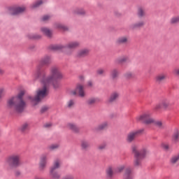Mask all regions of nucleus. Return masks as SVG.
Instances as JSON below:
<instances>
[{"instance_id": "nucleus-1", "label": "nucleus", "mask_w": 179, "mask_h": 179, "mask_svg": "<svg viewBox=\"0 0 179 179\" xmlns=\"http://www.w3.org/2000/svg\"><path fill=\"white\" fill-rule=\"evenodd\" d=\"M35 75L36 78H40L42 87L36 90L35 96H28L29 100L32 102L34 106L48 96V86L52 85L54 89H59L61 86L59 80L64 79V74L57 67H52L50 69L49 76H47V73L44 71H37Z\"/></svg>"}, {"instance_id": "nucleus-2", "label": "nucleus", "mask_w": 179, "mask_h": 179, "mask_svg": "<svg viewBox=\"0 0 179 179\" xmlns=\"http://www.w3.org/2000/svg\"><path fill=\"white\" fill-rule=\"evenodd\" d=\"M23 96H24V90L20 91L17 96L8 99L7 101V108L13 110V113L15 114L23 113L27 106L26 101L23 99Z\"/></svg>"}, {"instance_id": "nucleus-3", "label": "nucleus", "mask_w": 179, "mask_h": 179, "mask_svg": "<svg viewBox=\"0 0 179 179\" xmlns=\"http://www.w3.org/2000/svg\"><path fill=\"white\" fill-rule=\"evenodd\" d=\"M131 152L134 156V164L136 167H139L142 166V160L146 157L148 155V148H143L139 150V147L136 145L131 146Z\"/></svg>"}, {"instance_id": "nucleus-4", "label": "nucleus", "mask_w": 179, "mask_h": 179, "mask_svg": "<svg viewBox=\"0 0 179 179\" xmlns=\"http://www.w3.org/2000/svg\"><path fill=\"white\" fill-rule=\"evenodd\" d=\"M6 164H8L9 169H17L22 164L20 162V155H13L8 156L6 159Z\"/></svg>"}, {"instance_id": "nucleus-5", "label": "nucleus", "mask_w": 179, "mask_h": 179, "mask_svg": "<svg viewBox=\"0 0 179 179\" xmlns=\"http://www.w3.org/2000/svg\"><path fill=\"white\" fill-rule=\"evenodd\" d=\"M137 122H143L144 124H153L155 120L152 118V113L150 112H145L136 117Z\"/></svg>"}, {"instance_id": "nucleus-6", "label": "nucleus", "mask_w": 179, "mask_h": 179, "mask_svg": "<svg viewBox=\"0 0 179 179\" xmlns=\"http://www.w3.org/2000/svg\"><path fill=\"white\" fill-rule=\"evenodd\" d=\"M69 94L71 96H76L78 94L80 96V97H85L86 95L85 94V90H83V85L78 84L75 90H70L68 91Z\"/></svg>"}, {"instance_id": "nucleus-7", "label": "nucleus", "mask_w": 179, "mask_h": 179, "mask_svg": "<svg viewBox=\"0 0 179 179\" xmlns=\"http://www.w3.org/2000/svg\"><path fill=\"white\" fill-rule=\"evenodd\" d=\"M144 131H145V129H141L138 130H136V131L129 132L127 134V142H128V143H131V142H134L135 141V138L136 137L139 136V135H141V134H143V132Z\"/></svg>"}, {"instance_id": "nucleus-8", "label": "nucleus", "mask_w": 179, "mask_h": 179, "mask_svg": "<svg viewBox=\"0 0 179 179\" xmlns=\"http://www.w3.org/2000/svg\"><path fill=\"white\" fill-rule=\"evenodd\" d=\"M24 10H26V8L24 7L13 6L8 8V13L13 15H20V13H23Z\"/></svg>"}, {"instance_id": "nucleus-9", "label": "nucleus", "mask_w": 179, "mask_h": 179, "mask_svg": "<svg viewBox=\"0 0 179 179\" xmlns=\"http://www.w3.org/2000/svg\"><path fill=\"white\" fill-rule=\"evenodd\" d=\"M170 107V101L169 99H164L160 103L157 104L155 106V110H160V108H169Z\"/></svg>"}, {"instance_id": "nucleus-10", "label": "nucleus", "mask_w": 179, "mask_h": 179, "mask_svg": "<svg viewBox=\"0 0 179 179\" xmlns=\"http://www.w3.org/2000/svg\"><path fill=\"white\" fill-rule=\"evenodd\" d=\"M116 43L119 44V45L128 44V43H129V36H120L116 40Z\"/></svg>"}, {"instance_id": "nucleus-11", "label": "nucleus", "mask_w": 179, "mask_h": 179, "mask_svg": "<svg viewBox=\"0 0 179 179\" xmlns=\"http://www.w3.org/2000/svg\"><path fill=\"white\" fill-rule=\"evenodd\" d=\"M47 166V155H42L40 157L39 169L43 170Z\"/></svg>"}, {"instance_id": "nucleus-12", "label": "nucleus", "mask_w": 179, "mask_h": 179, "mask_svg": "<svg viewBox=\"0 0 179 179\" xmlns=\"http://www.w3.org/2000/svg\"><path fill=\"white\" fill-rule=\"evenodd\" d=\"M90 52V50L87 48L81 49L78 51L77 57L78 58H85V57H87Z\"/></svg>"}, {"instance_id": "nucleus-13", "label": "nucleus", "mask_w": 179, "mask_h": 179, "mask_svg": "<svg viewBox=\"0 0 179 179\" xmlns=\"http://www.w3.org/2000/svg\"><path fill=\"white\" fill-rule=\"evenodd\" d=\"M166 79H167V74L160 73L155 77V82L156 83H158L159 85H160V83H163V82H164V80H166Z\"/></svg>"}, {"instance_id": "nucleus-14", "label": "nucleus", "mask_w": 179, "mask_h": 179, "mask_svg": "<svg viewBox=\"0 0 179 179\" xmlns=\"http://www.w3.org/2000/svg\"><path fill=\"white\" fill-rule=\"evenodd\" d=\"M123 179H134V173H132V169H131V168H127L125 169Z\"/></svg>"}, {"instance_id": "nucleus-15", "label": "nucleus", "mask_w": 179, "mask_h": 179, "mask_svg": "<svg viewBox=\"0 0 179 179\" xmlns=\"http://www.w3.org/2000/svg\"><path fill=\"white\" fill-rule=\"evenodd\" d=\"M66 128H68V129H70L71 131H72V132H74L75 134H78L79 133V127H78V126H76V124H75L74 123H68L66 124Z\"/></svg>"}, {"instance_id": "nucleus-16", "label": "nucleus", "mask_w": 179, "mask_h": 179, "mask_svg": "<svg viewBox=\"0 0 179 179\" xmlns=\"http://www.w3.org/2000/svg\"><path fill=\"white\" fill-rule=\"evenodd\" d=\"M136 15L138 17L142 19V17H145L146 16V10L143 7H138Z\"/></svg>"}, {"instance_id": "nucleus-17", "label": "nucleus", "mask_w": 179, "mask_h": 179, "mask_svg": "<svg viewBox=\"0 0 179 179\" xmlns=\"http://www.w3.org/2000/svg\"><path fill=\"white\" fill-rule=\"evenodd\" d=\"M80 43L79 41H71L69 42L66 45V48H69L70 50H75V48H78L80 47Z\"/></svg>"}, {"instance_id": "nucleus-18", "label": "nucleus", "mask_w": 179, "mask_h": 179, "mask_svg": "<svg viewBox=\"0 0 179 179\" xmlns=\"http://www.w3.org/2000/svg\"><path fill=\"white\" fill-rule=\"evenodd\" d=\"M118 97H120V94L118 92H113L108 99V103H114L115 101H117Z\"/></svg>"}, {"instance_id": "nucleus-19", "label": "nucleus", "mask_w": 179, "mask_h": 179, "mask_svg": "<svg viewBox=\"0 0 179 179\" xmlns=\"http://www.w3.org/2000/svg\"><path fill=\"white\" fill-rule=\"evenodd\" d=\"M51 64V56H45L41 59V65H50Z\"/></svg>"}, {"instance_id": "nucleus-20", "label": "nucleus", "mask_w": 179, "mask_h": 179, "mask_svg": "<svg viewBox=\"0 0 179 179\" xmlns=\"http://www.w3.org/2000/svg\"><path fill=\"white\" fill-rule=\"evenodd\" d=\"M41 31L47 37H51V36H52V31L47 27H42Z\"/></svg>"}, {"instance_id": "nucleus-21", "label": "nucleus", "mask_w": 179, "mask_h": 179, "mask_svg": "<svg viewBox=\"0 0 179 179\" xmlns=\"http://www.w3.org/2000/svg\"><path fill=\"white\" fill-rule=\"evenodd\" d=\"M145 26V21L141 20L131 25V29H141Z\"/></svg>"}, {"instance_id": "nucleus-22", "label": "nucleus", "mask_w": 179, "mask_h": 179, "mask_svg": "<svg viewBox=\"0 0 179 179\" xmlns=\"http://www.w3.org/2000/svg\"><path fill=\"white\" fill-rule=\"evenodd\" d=\"M50 177L52 179H58L59 177V173H58V171H57V169H50Z\"/></svg>"}, {"instance_id": "nucleus-23", "label": "nucleus", "mask_w": 179, "mask_h": 179, "mask_svg": "<svg viewBox=\"0 0 179 179\" xmlns=\"http://www.w3.org/2000/svg\"><path fill=\"white\" fill-rule=\"evenodd\" d=\"M106 173L108 178H111L114 176V167L113 166H108Z\"/></svg>"}, {"instance_id": "nucleus-24", "label": "nucleus", "mask_w": 179, "mask_h": 179, "mask_svg": "<svg viewBox=\"0 0 179 179\" xmlns=\"http://www.w3.org/2000/svg\"><path fill=\"white\" fill-rule=\"evenodd\" d=\"M80 146L83 150H87L90 148V143L86 140H83Z\"/></svg>"}, {"instance_id": "nucleus-25", "label": "nucleus", "mask_w": 179, "mask_h": 179, "mask_svg": "<svg viewBox=\"0 0 179 179\" xmlns=\"http://www.w3.org/2000/svg\"><path fill=\"white\" fill-rule=\"evenodd\" d=\"M62 162L60 159H55L53 162L52 166L50 168L52 170H57L61 167Z\"/></svg>"}, {"instance_id": "nucleus-26", "label": "nucleus", "mask_w": 179, "mask_h": 179, "mask_svg": "<svg viewBox=\"0 0 179 179\" xmlns=\"http://www.w3.org/2000/svg\"><path fill=\"white\" fill-rule=\"evenodd\" d=\"M99 101H100V99H99V98H90L87 101V104H88L89 106H93L97 103H99Z\"/></svg>"}, {"instance_id": "nucleus-27", "label": "nucleus", "mask_w": 179, "mask_h": 179, "mask_svg": "<svg viewBox=\"0 0 179 179\" xmlns=\"http://www.w3.org/2000/svg\"><path fill=\"white\" fill-rule=\"evenodd\" d=\"M107 128H108V122H103L97 127L98 131H103Z\"/></svg>"}, {"instance_id": "nucleus-28", "label": "nucleus", "mask_w": 179, "mask_h": 179, "mask_svg": "<svg viewBox=\"0 0 179 179\" xmlns=\"http://www.w3.org/2000/svg\"><path fill=\"white\" fill-rule=\"evenodd\" d=\"M161 148L165 152H170L171 150V146L168 143H162Z\"/></svg>"}, {"instance_id": "nucleus-29", "label": "nucleus", "mask_w": 179, "mask_h": 179, "mask_svg": "<svg viewBox=\"0 0 179 179\" xmlns=\"http://www.w3.org/2000/svg\"><path fill=\"white\" fill-rule=\"evenodd\" d=\"M55 27L56 29H59V30H62V31H67L69 30L68 27L61 23L55 24Z\"/></svg>"}, {"instance_id": "nucleus-30", "label": "nucleus", "mask_w": 179, "mask_h": 179, "mask_svg": "<svg viewBox=\"0 0 179 179\" xmlns=\"http://www.w3.org/2000/svg\"><path fill=\"white\" fill-rule=\"evenodd\" d=\"M172 141L173 142H178L179 141V130L178 129H175L173 135L172 136Z\"/></svg>"}, {"instance_id": "nucleus-31", "label": "nucleus", "mask_w": 179, "mask_h": 179, "mask_svg": "<svg viewBox=\"0 0 179 179\" xmlns=\"http://www.w3.org/2000/svg\"><path fill=\"white\" fill-rule=\"evenodd\" d=\"M118 75H119V73H118V70L117 69H113L111 71H110V78L114 80L115 79H117V78H118Z\"/></svg>"}, {"instance_id": "nucleus-32", "label": "nucleus", "mask_w": 179, "mask_h": 179, "mask_svg": "<svg viewBox=\"0 0 179 179\" xmlns=\"http://www.w3.org/2000/svg\"><path fill=\"white\" fill-rule=\"evenodd\" d=\"M29 127H30V124H29L27 122L22 124L20 128V131L26 132V131H27V129H29Z\"/></svg>"}, {"instance_id": "nucleus-33", "label": "nucleus", "mask_w": 179, "mask_h": 179, "mask_svg": "<svg viewBox=\"0 0 179 179\" xmlns=\"http://www.w3.org/2000/svg\"><path fill=\"white\" fill-rule=\"evenodd\" d=\"M155 125L160 129H164V128H166V123H164L160 120L156 121Z\"/></svg>"}, {"instance_id": "nucleus-34", "label": "nucleus", "mask_w": 179, "mask_h": 179, "mask_svg": "<svg viewBox=\"0 0 179 179\" xmlns=\"http://www.w3.org/2000/svg\"><path fill=\"white\" fill-rule=\"evenodd\" d=\"M74 15H86V11H85V10L82 9V8H76L74 11H73Z\"/></svg>"}, {"instance_id": "nucleus-35", "label": "nucleus", "mask_w": 179, "mask_h": 179, "mask_svg": "<svg viewBox=\"0 0 179 179\" xmlns=\"http://www.w3.org/2000/svg\"><path fill=\"white\" fill-rule=\"evenodd\" d=\"M179 160V154H177L176 155H174L173 157H171L170 160V163L172 164H176L177 162Z\"/></svg>"}, {"instance_id": "nucleus-36", "label": "nucleus", "mask_w": 179, "mask_h": 179, "mask_svg": "<svg viewBox=\"0 0 179 179\" xmlns=\"http://www.w3.org/2000/svg\"><path fill=\"white\" fill-rule=\"evenodd\" d=\"M41 5H43V1L42 0H39V1H37L35 3H34L31 5V8H32V9H36V8H38V6H40Z\"/></svg>"}, {"instance_id": "nucleus-37", "label": "nucleus", "mask_w": 179, "mask_h": 179, "mask_svg": "<svg viewBox=\"0 0 179 179\" xmlns=\"http://www.w3.org/2000/svg\"><path fill=\"white\" fill-rule=\"evenodd\" d=\"M129 61V57L128 56H122L118 59V62H120V64H122V62H128Z\"/></svg>"}, {"instance_id": "nucleus-38", "label": "nucleus", "mask_w": 179, "mask_h": 179, "mask_svg": "<svg viewBox=\"0 0 179 179\" xmlns=\"http://www.w3.org/2000/svg\"><path fill=\"white\" fill-rule=\"evenodd\" d=\"M170 22L171 24H177V23H179V16L172 17Z\"/></svg>"}, {"instance_id": "nucleus-39", "label": "nucleus", "mask_w": 179, "mask_h": 179, "mask_svg": "<svg viewBox=\"0 0 179 179\" xmlns=\"http://www.w3.org/2000/svg\"><path fill=\"white\" fill-rule=\"evenodd\" d=\"M125 169H127V165L126 164H123V165H120L117 168V173H122V171H124V170H125Z\"/></svg>"}, {"instance_id": "nucleus-40", "label": "nucleus", "mask_w": 179, "mask_h": 179, "mask_svg": "<svg viewBox=\"0 0 179 179\" xmlns=\"http://www.w3.org/2000/svg\"><path fill=\"white\" fill-rule=\"evenodd\" d=\"M59 148V144H52L48 146L49 150H57Z\"/></svg>"}, {"instance_id": "nucleus-41", "label": "nucleus", "mask_w": 179, "mask_h": 179, "mask_svg": "<svg viewBox=\"0 0 179 179\" xmlns=\"http://www.w3.org/2000/svg\"><path fill=\"white\" fill-rule=\"evenodd\" d=\"M50 48L52 50H62L64 47H62V45H52V46H50Z\"/></svg>"}, {"instance_id": "nucleus-42", "label": "nucleus", "mask_w": 179, "mask_h": 179, "mask_svg": "<svg viewBox=\"0 0 179 179\" xmlns=\"http://www.w3.org/2000/svg\"><path fill=\"white\" fill-rule=\"evenodd\" d=\"M96 73L97 75H99V76L106 75V70H104V69H99L96 71Z\"/></svg>"}, {"instance_id": "nucleus-43", "label": "nucleus", "mask_w": 179, "mask_h": 179, "mask_svg": "<svg viewBox=\"0 0 179 179\" xmlns=\"http://www.w3.org/2000/svg\"><path fill=\"white\" fill-rule=\"evenodd\" d=\"M73 106H75V101L71 99L67 102V107H69V108H72Z\"/></svg>"}, {"instance_id": "nucleus-44", "label": "nucleus", "mask_w": 179, "mask_h": 179, "mask_svg": "<svg viewBox=\"0 0 179 179\" xmlns=\"http://www.w3.org/2000/svg\"><path fill=\"white\" fill-rule=\"evenodd\" d=\"M125 78L127 79H131V78L134 77V74L131 72L126 73L124 75Z\"/></svg>"}, {"instance_id": "nucleus-45", "label": "nucleus", "mask_w": 179, "mask_h": 179, "mask_svg": "<svg viewBox=\"0 0 179 179\" xmlns=\"http://www.w3.org/2000/svg\"><path fill=\"white\" fill-rule=\"evenodd\" d=\"M50 19H51V16L47 15H44L43 17H42V20L43 22H47V20H50Z\"/></svg>"}, {"instance_id": "nucleus-46", "label": "nucleus", "mask_w": 179, "mask_h": 179, "mask_svg": "<svg viewBox=\"0 0 179 179\" xmlns=\"http://www.w3.org/2000/svg\"><path fill=\"white\" fill-rule=\"evenodd\" d=\"M48 106H43L42 107V108L41 109V113H47V111H48Z\"/></svg>"}, {"instance_id": "nucleus-47", "label": "nucleus", "mask_w": 179, "mask_h": 179, "mask_svg": "<svg viewBox=\"0 0 179 179\" xmlns=\"http://www.w3.org/2000/svg\"><path fill=\"white\" fill-rule=\"evenodd\" d=\"M6 92V90L5 88H0V99L2 97V96H3V94H5Z\"/></svg>"}, {"instance_id": "nucleus-48", "label": "nucleus", "mask_w": 179, "mask_h": 179, "mask_svg": "<svg viewBox=\"0 0 179 179\" xmlns=\"http://www.w3.org/2000/svg\"><path fill=\"white\" fill-rule=\"evenodd\" d=\"M173 75H176L177 76H179V68L173 69Z\"/></svg>"}, {"instance_id": "nucleus-49", "label": "nucleus", "mask_w": 179, "mask_h": 179, "mask_svg": "<svg viewBox=\"0 0 179 179\" xmlns=\"http://www.w3.org/2000/svg\"><path fill=\"white\" fill-rule=\"evenodd\" d=\"M44 128H51V127H52V124L51 123H45L43 125Z\"/></svg>"}, {"instance_id": "nucleus-50", "label": "nucleus", "mask_w": 179, "mask_h": 179, "mask_svg": "<svg viewBox=\"0 0 179 179\" xmlns=\"http://www.w3.org/2000/svg\"><path fill=\"white\" fill-rule=\"evenodd\" d=\"M15 177H20V176H22V172H20V171H16L15 172Z\"/></svg>"}, {"instance_id": "nucleus-51", "label": "nucleus", "mask_w": 179, "mask_h": 179, "mask_svg": "<svg viewBox=\"0 0 179 179\" xmlns=\"http://www.w3.org/2000/svg\"><path fill=\"white\" fill-rule=\"evenodd\" d=\"M98 149L99 150H103V149H106V145L105 144H103V145H101L98 147Z\"/></svg>"}, {"instance_id": "nucleus-52", "label": "nucleus", "mask_w": 179, "mask_h": 179, "mask_svg": "<svg viewBox=\"0 0 179 179\" xmlns=\"http://www.w3.org/2000/svg\"><path fill=\"white\" fill-rule=\"evenodd\" d=\"M29 38H41V36L35 35V36H30Z\"/></svg>"}, {"instance_id": "nucleus-53", "label": "nucleus", "mask_w": 179, "mask_h": 179, "mask_svg": "<svg viewBox=\"0 0 179 179\" xmlns=\"http://www.w3.org/2000/svg\"><path fill=\"white\" fill-rule=\"evenodd\" d=\"M87 86H88V87H93V82L92 81H88L87 82Z\"/></svg>"}, {"instance_id": "nucleus-54", "label": "nucleus", "mask_w": 179, "mask_h": 179, "mask_svg": "<svg viewBox=\"0 0 179 179\" xmlns=\"http://www.w3.org/2000/svg\"><path fill=\"white\" fill-rule=\"evenodd\" d=\"M64 179H73V176H66L64 178Z\"/></svg>"}, {"instance_id": "nucleus-55", "label": "nucleus", "mask_w": 179, "mask_h": 179, "mask_svg": "<svg viewBox=\"0 0 179 179\" xmlns=\"http://www.w3.org/2000/svg\"><path fill=\"white\" fill-rule=\"evenodd\" d=\"M3 73H5V71H3V69L0 68V75H3Z\"/></svg>"}, {"instance_id": "nucleus-56", "label": "nucleus", "mask_w": 179, "mask_h": 179, "mask_svg": "<svg viewBox=\"0 0 179 179\" xmlns=\"http://www.w3.org/2000/svg\"><path fill=\"white\" fill-rule=\"evenodd\" d=\"M79 78L80 80H83V79H85V77L83 76H80Z\"/></svg>"}, {"instance_id": "nucleus-57", "label": "nucleus", "mask_w": 179, "mask_h": 179, "mask_svg": "<svg viewBox=\"0 0 179 179\" xmlns=\"http://www.w3.org/2000/svg\"><path fill=\"white\" fill-rule=\"evenodd\" d=\"M0 153H1V150H0Z\"/></svg>"}]
</instances>
